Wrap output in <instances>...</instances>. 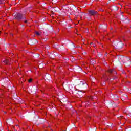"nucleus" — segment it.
I'll return each instance as SVG.
<instances>
[{"label": "nucleus", "mask_w": 131, "mask_h": 131, "mask_svg": "<svg viewBox=\"0 0 131 131\" xmlns=\"http://www.w3.org/2000/svg\"><path fill=\"white\" fill-rule=\"evenodd\" d=\"M3 64H9V60L6 59V60H3Z\"/></svg>", "instance_id": "nucleus-3"}, {"label": "nucleus", "mask_w": 131, "mask_h": 131, "mask_svg": "<svg viewBox=\"0 0 131 131\" xmlns=\"http://www.w3.org/2000/svg\"><path fill=\"white\" fill-rule=\"evenodd\" d=\"M89 13L91 16H95L97 14V12L95 11V10H90L89 11Z\"/></svg>", "instance_id": "nucleus-1"}, {"label": "nucleus", "mask_w": 131, "mask_h": 131, "mask_svg": "<svg viewBox=\"0 0 131 131\" xmlns=\"http://www.w3.org/2000/svg\"><path fill=\"white\" fill-rule=\"evenodd\" d=\"M24 23H27V20H25V21H24Z\"/></svg>", "instance_id": "nucleus-7"}, {"label": "nucleus", "mask_w": 131, "mask_h": 131, "mask_svg": "<svg viewBox=\"0 0 131 131\" xmlns=\"http://www.w3.org/2000/svg\"><path fill=\"white\" fill-rule=\"evenodd\" d=\"M108 72H109V73H112V72H113V70L110 69L108 71Z\"/></svg>", "instance_id": "nucleus-5"}, {"label": "nucleus", "mask_w": 131, "mask_h": 131, "mask_svg": "<svg viewBox=\"0 0 131 131\" xmlns=\"http://www.w3.org/2000/svg\"><path fill=\"white\" fill-rule=\"evenodd\" d=\"M31 81H32V79H30L28 80V82H29V83L31 82Z\"/></svg>", "instance_id": "nucleus-6"}, {"label": "nucleus", "mask_w": 131, "mask_h": 131, "mask_svg": "<svg viewBox=\"0 0 131 131\" xmlns=\"http://www.w3.org/2000/svg\"><path fill=\"white\" fill-rule=\"evenodd\" d=\"M35 34H36L37 36H39V35H40V33L39 32H35Z\"/></svg>", "instance_id": "nucleus-4"}, {"label": "nucleus", "mask_w": 131, "mask_h": 131, "mask_svg": "<svg viewBox=\"0 0 131 131\" xmlns=\"http://www.w3.org/2000/svg\"><path fill=\"white\" fill-rule=\"evenodd\" d=\"M15 19H17V20H20V19H22V14L18 13L16 15H15Z\"/></svg>", "instance_id": "nucleus-2"}, {"label": "nucleus", "mask_w": 131, "mask_h": 131, "mask_svg": "<svg viewBox=\"0 0 131 131\" xmlns=\"http://www.w3.org/2000/svg\"><path fill=\"white\" fill-rule=\"evenodd\" d=\"M5 113L6 114V113H7V112H5Z\"/></svg>", "instance_id": "nucleus-8"}, {"label": "nucleus", "mask_w": 131, "mask_h": 131, "mask_svg": "<svg viewBox=\"0 0 131 131\" xmlns=\"http://www.w3.org/2000/svg\"><path fill=\"white\" fill-rule=\"evenodd\" d=\"M0 3H1V0H0Z\"/></svg>", "instance_id": "nucleus-9"}]
</instances>
